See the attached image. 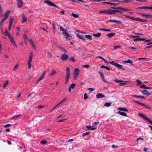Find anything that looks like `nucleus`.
Returning a JSON list of instances; mask_svg holds the SVG:
<instances>
[{"instance_id": "1", "label": "nucleus", "mask_w": 152, "mask_h": 152, "mask_svg": "<svg viewBox=\"0 0 152 152\" xmlns=\"http://www.w3.org/2000/svg\"><path fill=\"white\" fill-rule=\"evenodd\" d=\"M60 31H62V34L65 38L67 39L71 38L72 36L68 33L67 29H65L61 26H60Z\"/></svg>"}, {"instance_id": "2", "label": "nucleus", "mask_w": 152, "mask_h": 152, "mask_svg": "<svg viewBox=\"0 0 152 152\" xmlns=\"http://www.w3.org/2000/svg\"><path fill=\"white\" fill-rule=\"evenodd\" d=\"M111 8L115 9V13L116 12H120L122 13V11H128L129 10V9L126 8H123L120 7H111Z\"/></svg>"}, {"instance_id": "3", "label": "nucleus", "mask_w": 152, "mask_h": 152, "mask_svg": "<svg viewBox=\"0 0 152 152\" xmlns=\"http://www.w3.org/2000/svg\"><path fill=\"white\" fill-rule=\"evenodd\" d=\"M66 78H65V84H66L68 82L69 79L70 77V68L69 67H66Z\"/></svg>"}, {"instance_id": "4", "label": "nucleus", "mask_w": 152, "mask_h": 152, "mask_svg": "<svg viewBox=\"0 0 152 152\" xmlns=\"http://www.w3.org/2000/svg\"><path fill=\"white\" fill-rule=\"evenodd\" d=\"M33 58V55L31 53H30L29 58L27 64L28 65V69H30L31 68V62L32 61Z\"/></svg>"}, {"instance_id": "5", "label": "nucleus", "mask_w": 152, "mask_h": 152, "mask_svg": "<svg viewBox=\"0 0 152 152\" xmlns=\"http://www.w3.org/2000/svg\"><path fill=\"white\" fill-rule=\"evenodd\" d=\"M110 63L111 64L115 66L117 68L123 70L124 69V68H123V66L122 65H120L117 63H115V61H110Z\"/></svg>"}, {"instance_id": "6", "label": "nucleus", "mask_w": 152, "mask_h": 152, "mask_svg": "<svg viewBox=\"0 0 152 152\" xmlns=\"http://www.w3.org/2000/svg\"><path fill=\"white\" fill-rule=\"evenodd\" d=\"M116 83H119V86H123L127 84V82L123 80H118L116 79L113 80Z\"/></svg>"}, {"instance_id": "7", "label": "nucleus", "mask_w": 152, "mask_h": 152, "mask_svg": "<svg viewBox=\"0 0 152 152\" xmlns=\"http://www.w3.org/2000/svg\"><path fill=\"white\" fill-rule=\"evenodd\" d=\"M10 13V11H7L5 12V13L4 14V17L1 21V25L2 24L7 18Z\"/></svg>"}, {"instance_id": "8", "label": "nucleus", "mask_w": 152, "mask_h": 152, "mask_svg": "<svg viewBox=\"0 0 152 152\" xmlns=\"http://www.w3.org/2000/svg\"><path fill=\"white\" fill-rule=\"evenodd\" d=\"M133 101L135 103H136L139 104H140L141 106H143L144 107H145L146 108L148 109H151V108L149 106H146L145 105V104L144 103H142L140 102L139 101H137L134 100H133Z\"/></svg>"}, {"instance_id": "9", "label": "nucleus", "mask_w": 152, "mask_h": 152, "mask_svg": "<svg viewBox=\"0 0 152 152\" xmlns=\"http://www.w3.org/2000/svg\"><path fill=\"white\" fill-rule=\"evenodd\" d=\"M138 115L141 117L143 119H145V120L148 121V122H150L151 120L148 118L147 117H146L144 114L139 113H138Z\"/></svg>"}, {"instance_id": "10", "label": "nucleus", "mask_w": 152, "mask_h": 152, "mask_svg": "<svg viewBox=\"0 0 152 152\" xmlns=\"http://www.w3.org/2000/svg\"><path fill=\"white\" fill-rule=\"evenodd\" d=\"M45 3L50 6L57 7V6L56 4H54L53 3L51 2L48 0H45Z\"/></svg>"}, {"instance_id": "11", "label": "nucleus", "mask_w": 152, "mask_h": 152, "mask_svg": "<svg viewBox=\"0 0 152 152\" xmlns=\"http://www.w3.org/2000/svg\"><path fill=\"white\" fill-rule=\"evenodd\" d=\"M68 57L69 56L67 55L64 53L61 55V59L62 60L64 61L67 60L68 59Z\"/></svg>"}, {"instance_id": "12", "label": "nucleus", "mask_w": 152, "mask_h": 152, "mask_svg": "<svg viewBox=\"0 0 152 152\" xmlns=\"http://www.w3.org/2000/svg\"><path fill=\"white\" fill-rule=\"evenodd\" d=\"M18 4V7L19 8H21L23 6V2L22 0H16Z\"/></svg>"}, {"instance_id": "13", "label": "nucleus", "mask_w": 152, "mask_h": 152, "mask_svg": "<svg viewBox=\"0 0 152 152\" xmlns=\"http://www.w3.org/2000/svg\"><path fill=\"white\" fill-rule=\"evenodd\" d=\"M99 73L100 74V75L101 76V77L103 81L105 83L109 84V83L105 80L103 74L101 72H100Z\"/></svg>"}, {"instance_id": "14", "label": "nucleus", "mask_w": 152, "mask_h": 152, "mask_svg": "<svg viewBox=\"0 0 152 152\" xmlns=\"http://www.w3.org/2000/svg\"><path fill=\"white\" fill-rule=\"evenodd\" d=\"M140 14L144 17L150 18H152V15H146L144 14L140 13Z\"/></svg>"}, {"instance_id": "15", "label": "nucleus", "mask_w": 152, "mask_h": 152, "mask_svg": "<svg viewBox=\"0 0 152 152\" xmlns=\"http://www.w3.org/2000/svg\"><path fill=\"white\" fill-rule=\"evenodd\" d=\"M115 14V10H112L110 9L108 10V14L113 15Z\"/></svg>"}, {"instance_id": "16", "label": "nucleus", "mask_w": 152, "mask_h": 152, "mask_svg": "<svg viewBox=\"0 0 152 152\" xmlns=\"http://www.w3.org/2000/svg\"><path fill=\"white\" fill-rule=\"evenodd\" d=\"M96 97L97 98H101L105 97V96L102 93H99L97 94L96 95Z\"/></svg>"}, {"instance_id": "17", "label": "nucleus", "mask_w": 152, "mask_h": 152, "mask_svg": "<svg viewBox=\"0 0 152 152\" xmlns=\"http://www.w3.org/2000/svg\"><path fill=\"white\" fill-rule=\"evenodd\" d=\"M75 74L74 75H76V76L79 75L80 73V70L79 69L75 68L74 69Z\"/></svg>"}, {"instance_id": "18", "label": "nucleus", "mask_w": 152, "mask_h": 152, "mask_svg": "<svg viewBox=\"0 0 152 152\" xmlns=\"http://www.w3.org/2000/svg\"><path fill=\"white\" fill-rule=\"evenodd\" d=\"M86 127L88 129V130H94L96 129L97 128L96 127H95V126H87Z\"/></svg>"}, {"instance_id": "19", "label": "nucleus", "mask_w": 152, "mask_h": 152, "mask_svg": "<svg viewBox=\"0 0 152 152\" xmlns=\"http://www.w3.org/2000/svg\"><path fill=\"white\" fill-rule=\"evenodd\" d=\"M107 22H109L112 23H121V22L120 20H109Z\"/></svg>"}, {"instance_id": "20", "label": "nucleus", "mask_w": 152, "mask_h": 152, "mask_svg": "<svg viewBox=\"0 0 152 152\" xmlns=\"http://www.w3.org/2000/svg\"><path fill=\"white\" fill-rule=\"evenodd\" d=\"M46 71H44L43 73H42V75L40 76V77L39 78V81L40 80H42L43 78L45 76V75L46 74Z\"/></svg>"}, {"instance_id": "21", "label": "nucleus", "mask_w": 152, "mask_h": 152, "mask_svg": "<svg viewBox=\"0 0 152 152\" xmlns=\"http://www.w3.org/2000/svg\"><path fill=\"white\" fill-rule=\"evenodd\" d=\"M23 37L24 39V41L25 42L26 44V42L28 41V37L26 35L24 34L23 35Z\"/></svg>"}, {"instance_id": "22", "label": "nucleus", "mask_w": 152, "mask_h": 152, "mask_svg": "<svg viewBox=\"0 0 152 152\" xmlns=\"http://www.w3.org/2000/svg\"><path fill=\"white\" fill-rule=\"evenodd\" d=\"M117 114H118L124 116L126 117L127 116V114L126 113L124 112H121L120 111H118L117 113Z\"/></svg>"}, {"instance_id": "23", "label": "nucleus", "mask_w": 152, "mask_h": 152, "mask_svg": "<svg viewBox=\"0 0 152 152\" xmlns=\"http://www.w3.org/2000/svg\"><path fill=\"white\" fill-rule=\"evenodd\" d=\"M123 61L124 63H129V64H130L131 65H133L132 61L130 59H128V60H126V61Z\"/></svg>"}, {"instance_id": "24", "label": "nucleus", "mask_w": 152, "mask_h": 152, "mask_svg": "<svg viewBox=\"0 0 152 152\" xmlns=\"http://www.w3.org/2000/svg\"><path fill=\"white\" fill-rule=\"evenodd\" d=\"M28 41L29 42L30 44L33 47L34 49L35 50L36 49L35 48V45L34 44V43L33 41L31 39H29L28 40Z\"/></svg>"}, {"instance_id": "25", "label": "nucleus", "mask_w": 152, "mask_h": 152, "mask_svg": "<svg viewBox=\"0 0 152 152\" xmlns=\"http://www.w3.org/2000/svg\"><path fill=\"white\" fill-rule=\"evenodd\" d=\"M142 93L144 94L145 95H149L150 93L149 92L146 90H142L141 91Z\"/></svg>"}, {"instance_id": "26", "label": "nucleus", "mask_w": 152, "mask_h": 152, "mask_svg": "<svg viewBox=\"0 0 152 152\" xmlns=\"http://www.w3.org/2000/svg\"><path fill=\"white\" fill-rule=\"evenodd\" d=\"M10 42H11V43L14 45V46L17 48V46L16 45V44H15V42L14 39L13 38H11L10 39Z\"/></svg>"}, {"instance_id": "27", "label": "nucleus", "mask_w": 152, "mask_h": 152, "mask_svg": "<svg viewBox=\"0 0 152 152\" xmlns=\"http://www.w3.org/2000/svg\"><path fill=\"white\" fill-rule=\"evenodd\" d=\"M139 8L140 9H148L150 10L152 9V6L151 7H147L146 6L145 7H139Z\"/></svg>"}, {"instance_id": "28", "label": "nucleus", "mask_w": 152, "mask_h": 152, "mask_svg": "<svg viewBox=\"0 0 152 152\" xmlns=\"http://www.w3.org/2000/svg\"><path fill=\"white\" fill-rule=\"evenodd\" d=\"M99 13H105L106 14H108V10H102L100 11L99 12Z\"/></svg>"}, {"instance_id": "29", "label": "nucleus", "mask_w": 152, "mask_h": 152, "mask_svg": "<svg viewBox=\"0 0 152 152\" xmlns=\"http://www.w3.org/2000/svg\"><path fill=\"white\" fill-rule=\"evenodd\" d=\"M102 34L100 33L97 34H93V36L96 37H99Z\"/></svg>"}, {"instance_id": "30", "label": "nucleus", "mask_w": 152, "mask_h": 152, "mask_svg": "<svg viewBox=\"0 0 152 152\" xmlns=\"http://www.w3.org/2000/svg\"><path fill=\"white\" fill-rule=\"evenodd\" d=\"M56 72L54 70H52L51 73L49 75L50 76H54L56 74Z\"/></svg>"}, {"instance_id": "31", "label": "nucleus", "mask_w": 152, "mask_h": 152, "mask_svg": "<svg viewBox=\"0 0 152 152\" xmlns=\"http://www.w3.org/2000/svg\"><path fill=\"white\" fill-rule=\"evenodd\" d=\"M115 33H110L107 34V36L109 38H111L112 37L115 36Z\"/></svg>"}, {"instance_id": "32", "label": "nucleus", "mask_w": 152, "mask_h": 152, "mask_svg": "<svg viewBox=\"0 0 152 152\" xmlns=\"http://www.w3.org/2000/svg\"><path fill=\"white\" fill-rule=\"evenodd\" d=\"M118 109V110H120L122 111H123L126 112V111H128V110L127 109H126V108H124V107L122 108L121 107H119Z\"/></svg>"}, {"instance_id": "33", "label": "nucleus", "mask_w": 152, "mask_h": 152, "mask_svg": "<svg viewBox=\"0 0 152 152\" xmlns=\"http://www.w3.org/2000/svg\"><path fill=\"white\" fill-rule=\"evenodd\" d=\"M132 96L137 98H144V97L142 96L137 95H131Z\"/></svg>"}, {"instance_id": "34", "label": "nucleus", "mask_w": 152, "mask_h": 152, "mask_svg": "<svg viewBox=\"0 0 152 152\" xmlns=\"http://www.w3.org/2000/svg\"><path fill=\"white\" fill-rule=\"evenodd\" d=\"M111 102H106L104 104V106L109 107L111 105Z\"/></svg>"}, {"instance_id": "35", "label": "nucleus", "mask_w": 152, "mask_h": 152, "mask_svg": "<svg viewBox=\"0 0 152 152\" xmlns=\"http://www.w3.org/2000/svg\"><path fill=\"white\" fill-rule=\"evenodd\" d=\"M4 35L6 36H8L10 34L9 32H8L7 30H5L4 33Z\"/></svg>"}, {"instance_id": "36", "label": "nucleus", "mask_w": 152, "mask_h": 152, "mask_svg": "<svg viewBox=\"0 0 152 152\" xmlns=\"http://www.w3.org/2000/svg\"><path fill=\"white\" fill-rule=\"evenodd\" d=\"M22 17L23 19L22 21V23H23L25 22H26L27 21L26 18L23 15Z\"/></svg>"}, {"instance_id": "37", "label": "nucleus", "mask_w": 152, "mask_h": 152, "mask_svg": "<svg viewBox=\"0 0 152 152\" xmlns=\"http://www.w3.org/2000/svg\"><path fill=\"white\" fill-rule=\"evenodd\" d=\"M66 98H65L64 99H62L60 102L58 103V104H57V106H58L60 104H61L62 102H63L64 101L66 100Z\"/></svg>"}, {"instance_id": "38", "label": "nucleus", "mask_w": 152, "mask_h": 152, "mask_svg": "<svg viewBox=\"0 0 152 152\" xmlns=\"http://www.w3.org/2000/svg\"><path fill=\"white\" fill-rule=\"evenodd\" d=\"M77 37H79L80 39H81L82 40L84 41L85 40V39L83 38V37L82 36H80L78 35V34H77Z\"/></svg>"}, {"instance_id": "39", "label": "nucleus", "mask_w": 152, "mask_h": 152, "mask_svg": "<svg viewBox=\"0 0 152 152\" xmlns=\"http://www.w3.org/2000/svg\"><path fill=\"white\" fill-rule=\"evenodd\" d=\"M85 37L87 39H88L90 40H91V39H92L91 36L89 34L86 35Z\"/></svg>"}, {"instance_id": "40", "label": "nucleus", "mask_w": 152, "mask_h": 152, "mask_svg": "<svg viewBox=\"0 0 152 152\" xmlns=\"http://www.w3.org/2000/svg\"><path fill=\"white\" fill-rule=\"evenodd\" d=\"M136 81L137 83V84H136V85L137 86H139V85L141 84V82L138 80H137Z\"/></svg>"}, {"instance_id": "41", "label": "nucleus", "mask_w": 152, "mask_h": 152, "mask_svg": "<svg viewBox=\"0 0 152 152\" xmlns=\"http://www.w3.org/2000/svg\"><path fill=\"white\" fill-rule=\"evenodd\" d=\"M8 83V80H7L5 83L3 85V86L4 88H5L7 85Z\"/></svg>"}, {"instance_id": "42", "label": "nucleus", "mask_w": 152, "mask_h": 152, "mask_svg": "<svg viewBox=\"0 0 152 152\" xmlns=\"http://www.w3.org/2000/svg\"><path fill=\"white\" fill-rule=\"evenodd\" d=\"M47 56L48 57L50 58H52V55L51 53L49 52H48Z\"/></svg>"}, {"instance_id": "43", "label": "nucleus", "mask_w": 152, "mask_h": 152, "mask_svg": "<svg viewBox=\"0 0 152 152\" xmlns=\"http://www.w3.org/2000/svg\"><path fill=\"white\" fill-rule=\"evenodd\" d=\"M72 15L75 18H78L79 17L78 15L74 13H72Z\"/></svg>"}, {"instance_id": "44", "label": "nucleus", "mask_w": 152, "mask_h": 152, "mask_svg": "<svg viewBox=\"0 0 152 152\" xmlns=\"http://www.w3.org/2000/svg\"><path fill=\"white\" fill-rule=\"evenodd\" d=\"M90 133V132H85L84 133H83L82 134V137H84L86 135H87Z\"/></svg>"}, {"instance_id": "45", "label": "nucleus", "mask_w": 152, "mask_h": 152, "mask_svg": "<svg viewBox=\"0 0 152 152\" xmlns=\"http://www.w3.org/2000/svg\"><path fill=\"white\" fill-rule=\"evenodd\" d=\"M132 1V0H124V1H122V3H128Z\"/></svg>"}, {"instance_id": "46", "label": "nucleus", "mask_w": 152, "mask_h": 152, "mask_svg": "<svg viewBox=\"0 0 152 152\" xmlns=\"http://www.w3.org/2000/svg\"><path fill=\"white\" fill-rule=\"evenodd\" d=\"M132 20L140 21V18H133V19H132Z\"/></svg>"}, {"instance_id": "47", "label": "nucleus", "mask_w": 152, "mask_h": 152, "mask_svg": "<svg viewBox=\"0 0 152 152\" xmlns=\"http://www.w3.org/2000/svg\"><path fill=\"white\" fill-rule=\"evenodd\" d=\"M114 49H118L121 48V47L120 45H117L113 47Z\"/></svg>"}, {"instance_id": "48", "label": "nucleus", "mask_w": 152, "mask_h": 152, "mask_svg": "<svg viewBox=\"0 0 152 152\" xmlns=\"http://www.w3.org/2000/svg\"><path fill=\"white\" fill-rule=\"evenodd\" d=\"M75 86V83H72L71 84L70 86L69 87L73 89L74 88Z\"/></svg>"}, {"instance_id": "49", "label": "nucleus", "mask_w": 152, "mask_h": 152, "mask_svg": "<svg viewBox=\"0 0 152 152\" xmlns=\"http://www.w3.org/2000/svg\"><path fill=\"white\" fill-rule=\"evenodd\" d=\"M140 87L141 88H143L144 89H146L147 88V87H146V86L144 85H142L140 86Z\"/></svg>"}, {"instance_id": "50", "label": "nucleus", "mask_w": 152, "mask_h": 152, "mask_svg": "<svg viewBox=\"0 0 152 152\" xmlns=\"http://www.w3.org/2000/svg\"><path fill=\"white\" fill-rule=\"evenodd\" d=\"M69 60L70 61H71L72 62H75V59L74 57H72L70 58H69Z\"/></svg>"}, {"instance_id": "51", "label": "nucleus", "mask_w": 152, "mask_h": 152, "mask_svg": "<svg viewBox=\"0 0 152 152\" xmlns=\"http://www.w3.org/2000/svg\"><path fill=\"white\" fill-rule=\"evenodd\" d=\"M140 140V141H141V142H142L143 140V138H140V137H139L137 140V143H138V141H139V140Z\"/></svg>"}, {"instance_id": "52", "label": "nucleus", "mask_w": 152, "mask_h": 152, "mask_svg": "<svg viewBox=\"0 0 152 152\" xmlns=\"http://www.w3.org/2000/svg\"><path fill=\"white\" fill-rule=\"evenodd\" d=\"M47 142L46 140H43L40 142V143L41 144H45Z\"/></svg>"}, {"instance_id": "53", "label": "nucleus", "mask_w": 152, "mask_h": 152, "mask_svg": "<svg viewBox=\"0 0 152 152\" xmlns=\"http://www.w3.org/2000/svg\"><path fill=\"white\" fill-rule=\"evenodd\" d=\"M88 96L87 95V94L86 93H85L84 94V98L85 99H88Z\"/></svg>"}, {"instance_id": "54", "label": "nucleus", "mask_w": 152, "mask_h": 152, "mask_svg": "<svg viewBox=\"0 0 152 152\" xmlns=\"http://www.w3.org/2000/svg\"><path fill=\"white\" fill-rule=\"evenodd\" d=\"M18 67V65L16 64L13 68V70L15 71V69H17Z\"/></svg>"}, {"instance_id": "55", "label": "nucleus", "mask_w": 152, "mask_h": 152, "mask_svg": "<svg viewBox=\"0 0 152 152\" xmlns=\"http://www.w3.org/2000/svg\"><path fill=\"white\" fill-rule=\"evenodd\" d=\"M14 20L12 18H10L9 21V24H12Z\"/></svg>"}, {"instance_id": "56", "label": "nucleus", "mask_w": 152, "mask_h": 152, "mask_svg": "<svg viewBox=\"0 0 152 152\" xmlns=\"http://www.w3.org/2000/svg\"><path fill=\"white\" fill-rule=\"evenodd\" d=\"M61 48V49L63 50V52L65 53H67V50L65 49L64 48Z\"/></svg>"}, {"instance_id": "57", "label": "nucleus", "mask_w": 152, "mask_h": 152, "mask_svg": "<svg viewBox=\"0 0 152 152\" xmlns=\"http://www.w3.org/2000/svg\"><path fill=\"white\" fill-rule=\"evenodd\" d=\"M118 4V3H111L110 2V4L113 5L114 6H116Z\"/></svg>"}, {"instance_id": "58", "label": "nucleus", "mask_w": 152, "mask_h": 152, "mask_svg": "<svg viewBox=\"0 0 152 152\" xmlns=\"http://www.w3.org/2000/svg\"><path fill=\"white\" fill-rule=\"evenodd\" d=\"M90 66V65L86 64L83 66V67L84 68H87L89 67Z\"/></svg>"}, {"instance_id": "59", "label": "nucleus", "mask_w": 152, "mask_h": 152, "mask_svg": "<svg viewBox=\"0 0 152 152\" xmlns=\"http://www.w3.org/2000/svg\"><path fill=\"white\" fill-rule=\"evenodd\" d=\"M45 108L44 105L39 106V109H43Z\"/></svg>"}, {"instance_id": "60", "label": "nucleus", "mask_w": 152, "mask_h": 152, "mask_svg": "<svg viewBox=\"0 0 152 152\" xmlns=\"http://www.w3.org/2000/svg\"><path fill=\"white\" fill-rule=\"evenodd\" d=\"M147 21V20L140 19V21L141 22H146Z\"/></svg>"}, {"instance_id": "61", "label": "nucleus", "mask_w": 152, "mask_h": 152, "mask_svg": "<svg viewBox=\"0 0 152 152\" xmlns=\"http://www.w3.org/2000/svg\"><path fill=\"white\" fill-rule=\"evenodd\" d=\"M66 120V119H61V120H60L58 121L57 122H64Z\"/></svg>"}, {"instance_id": "62", "label": "nucleus", "mask_w": 152, "mask_h": 152, "mask_svg": "<svg viewBox=\"0 0 152 152\" xmlns=\"http://www.w3.org/2000/svg\"><path fill=\"white\" fill-rule=\"evenodd\" d=\"M139 39H140V38H137L136 39H133V40L134 42H135V41H139Z\"/></svg>"}, {"instance_id": "63", "label": "nucleus", "mask_w": 152, "mask_h": 152, "mask_svg": "<svg viewBox=\"0 0 152 152\" xmlns=\"http://www.w3.org/2000/svg\"><path fill=\"white\" fill-rule=\"evenodd\" d=\"M96 58H99V59H102L103 60H104V58H103L102 57V56H97L96 57Z\"/></svg>"}, {"instance_id": "64", "label": "nucleus", "mask_w": 152, "mask_h": 152, "mask_svg": "<svg viewBox=\"0 0 152 152\" xmlns=\"http://www.w3.org/2000/svg\"><path fill=\"white\" fill-rule=\"evenodd\" d=\"M11 125L10 124H7L4 126V127L5 128L10 127L11 126Z\"/></svg>"}]
</instances>
